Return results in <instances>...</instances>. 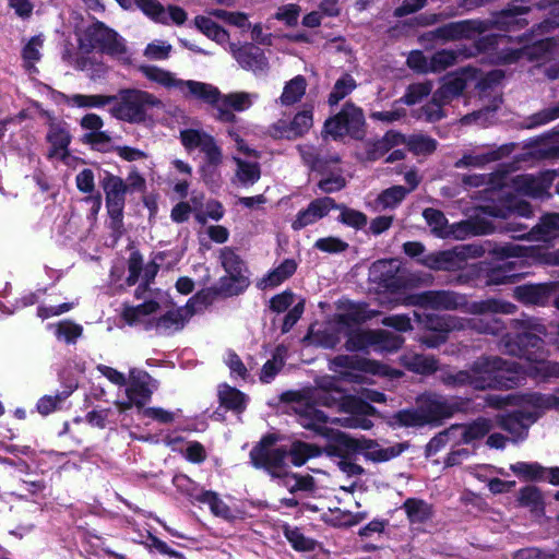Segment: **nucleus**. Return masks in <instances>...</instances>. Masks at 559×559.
<instances>
[{"instance_id": "obj_1", "label": "nucleus", "mask_w": 559, "mask_h": 559, "mask_svg": "<svg viewBox=\"0 0 559 559\" xmlns=\"http://www.w3.org/2000/svg\"><path fill=\"white\" fill-rule=\"evenodd\" d=\"M514 333L503 337L504 353L532 362L530 376L547 379L559 376V365L547 359L548 350L543 336L547 326L538 318L524 317L512 321Z\"/></svg>"}, {"instance_id": "obj_2", "label": "nucleus", "mask_w": 559, "mask_h": 559, "mask_svg": "<svg viewBox=\"0 0 559 559\" xmlns=\"http://www.w3.org/2000/svg\"><path fill=\"white\" fill-rule=\"evenodd\" d=\"M473 390H512L523 384L525 373L519 362L499 356H480L471 364Z\"/></svg>"}, {"instance_id": "obj_3", "label": "nucleus", "mask_w": 559, "mask_h": 559, "mask_svg": "<svg viewBox=\"0 0 559 559\" xmlns=\"http://www.w3.org/2000/svg\"><path fill=\"white\" fill-rule=\"evenodd\" d=\"M412 305L435 310H457L468 307L471 313L485 314L502 311L503 304L496 299L474 301L468 305L465 295L453 290H425L408 296Z\"/></svg>"}, {"instance_id": "obj_4", "label": "nucleus", "mask_w": 559, "mask_h": 559, "mask_svg": "<svg viewBox=\"0 0 559 559\" xmlns=\"http://www.w3.org/2000/svg\"><path fill=\"white\" fill-rule=\"evenodd\" d=\"M219 262L226 275L219 277L214 285V293L223 297L239 296L250 286V271L246 261L237 253L236 248L224 247L219 250Z\"/></svg>"}, {"instance_id": "obj_5", "label": "nucleus", "mask_w": 559, "mask_h": 559, "mask_svg": "<svg viewBox=\"0 0 559 559\" xmlns=\"http://www.w3.org/2000/svg\"><path fill=\"white\" fill-rule=\"evenodd\" d=\"M112 104L109 110L112 117L129 123H142L147 118V107L157 106L159 100L148 92L126 88L119 91Z\"/></svg>"}, {"instance_id": "obj_6", "label": "nucleus", "mask_w": 559, "mask_h": 559, "mask_svg": "<svg viewBox=\"0 0 559 559\" xmlns=\"http://www.w3.org/2000/svg\"><path fill=\"white\" fill-rule=\"evenodd\" d=\"M323 132L337 141L348 135L354 140H362L366 135V119L360 107L346 102L340 112L325 120Z\"/></svg>"}, {"instance_id": "obj_7", "label": "nucleus", "mask_w": 559, "mask_h": 559, "mask_svg": "<svg viewBox=\"0 0 559 559\" xmlns=\"http://www.w3.org/2000/svg\"><path fill=\"white\" fill-rule=\"evenodd\" d=\"M79 47L86 53L95 49L110 56L127 52V47L119 34L98 20L85 28L82 37L79 38Z\"/></svg>"}, {"instance_id": "obj_8", "label": "nucleus", "mask_w": 559, "mask_h": 559, "mask_svg": "<svg viewBox=\"0 0 559 559\" xmlns=\"http://www.w3.org/2000/svg\"><path fill=\"white\" fill-rule=\"evenodd\" d=\"M182 146L188 152L199 148L205 155L207 164L218 166L223 162V153L213 135L199 129H183L179 135Z\"/></svg>"}, {"instance_id": "obj_9", "label": "nucleus", "mask_w": 559, "mask_h": 559, "mask_svg": "<svg viewBox=\"0 0 559 559\" xmlns=\"http://www.w3.org/2000/svg\"><path fill=\"white\" fill-rule=\"evenodd\" d=\"M415 316L427 331L432 332L423 337V343L429 348H435L445 343L449 333L454 328L451 317L435 313L418 314L416 312Z\"/></svg>"}, {"instance_id": "obj_10", "label": "nucleus", "mask_w": 559, "mask_h": 559, "mask_svg": "<svg viewBox=\"0 0 559 559\" xmlns=\"http://www.w3.org/2000/svg\"><path fill=\"white\" fill-rule=\"evenodd\" d=\"M497 425L512 436V441L525 440L528 436L530 426L537 420L532 412L514 409L496 416Z\"/></svg>"}, {"instance_id": "obj_11", "label": "nucleus", "mask_w": 559, "mask_h": 559, "mask_svg": "<svg viewBox=\"0 0 559 559\" xmlns=\"http://www.w3.org/2000/svg\"><path fill=\"white\" fill-rule=\"evenodd\" d=\"M558 289L559 282L523 284L514 287L513 297L526 306L545 307Z\"/></svg>"}, {"instance_id": "obj_12", "label": "nucleus", "mask_w": 559, "mask_h": 559, "mask_svg": "<svg viewBox=\"0 0 559 559\" xmlns=\"http://www.w3.org/2000/svg\"><path fill=\"white\" fill-rule=\"evenodd\" d=\"M249 456L253 467L264 469L272 478H276L283 476L288 452L284 447L274 448L267 451L251 449Z\"/></svg>"}, {"instance_id": "obj_13", "label": "nucleus", "mask_w": 559, "mask_h": 559, "mask_svg": "<svg viewBox=\"0 0 559 559\" xmlns=\"http://www.w3.org/2000/svg\"><path fill=\"white\" fill-rule=\"evenodd\" d=\"M313 124L312 108L298 111L292 121L280 120L272 126V136L293 140L305 135Z\"/></svg>"}, {"instance_id": "obj_14", "label": "nucleus", "mask_w": 559, "mask_h": 559, "mask_svg": "<svg viewBox=\"0 0 559 559\" xmlns=\"http://www.w3.org/2000/svg\"><path fill=\"white\" fill-rule=\"evenodd\" d=\"M231 51L238 64L247 71L258 73L269 69V60L264 50L253 43L233 45Z\"/></svg>"}, {"instance_id": "obj_15", "label": "nucleus", "mask_w": 559, "mask_h": 559, "mask_svg": "<svg viewBox=\"0 0 559 559\" xmlns=\"http://www.w3.org/2000/svg\"><path fill=\"white\" fill-rule=\"evenodd\" d=\"M426 425L439 426L460 411L457 403L449 402L442 396H428L420 404Z\"/></svg>"}, {"instance_id": "obj_16", "label": "nucleus", "mask_w": 559, "mask_h": 559, "mask_svg": "<svg viewBox=\"0 0 559 559\" xmlns=\"http://www.w3.org/2000/svg\"><path fill=\"white\" fill-rule=\"evenodd\" d=\"M483 32V23L475 20H463L442 24L431 32L433 38L442 40H459L472 38Z\"/></svg>"}, {"instance_id": "obj_17", "label": "nucleus", "mask_w": 559, "mask_h": 559, "mask_svg": "<svg viewBox=\"0 0 559 559\" xmlns=\"http://www.w3.org/2000/svg\"><path fill=\"white\" fill-rule=\"evenodd\" d=\"M46 141L50 145L47 157L52 158L59 156L64 160L70 155L69 146L72 141L68 123L66 121H61V123H48Z\"/></svg>"}, {"instance_id": "obj_18", "label": "nucleus", "mask_w": 559, "mask_h": 559, "mask_svg": "<svg viewBox=\"0 0 559 559\" xmlns=\"http://www.w3.org/2000/svg\"><path fill=\"white\" fill-rule=\"evenodd\" d=\"M151 374L145 370L132 368L129 372V383L126 388L127 397L136 400V408L142 409L151 401L153 390L150 388Z\"/></svg>"}, {"instance_id": "obj_19", "label": "nucleus", "mask_w": 559, "mask_h": 559, "mask_svg": "<svg viewBox=\"0 0 559 559\" xmlns=\"http://www.w3.org/2000/svg\"><path fill=\"white\" fill-rule=\"evenodd\" d=\"M530 12V8L520 3L512 2L495 15V25L497 28L506 32L521 29L528 24L524 17Z\"/></svg>"}, {"instance_id": "obj_20", "label": "nucleus", "mask_w": 559, "mask_h": 559, "mask_svg": "<svg viewBox=\"0 0 559 559\" xmlns=\"http://www.w3.org/2000/svg\"><path fill=\"white\" fill-rule=\"evenodd\" d=\"M464 257L455 250L432 252L418 259V263L433 271H456L462 269Z\"/></svg>"}, {"instance_id": "obj_21", "label": "nucleus", "mask_w": 559, "mask_h": 559, "mask_svg": "<svg viewBox=\"0 0 559 559\" xmlns=\"http://www.w3.org/2000/svg\"><path fill=\"white\" fill-rule=\"evenodd\" d=\"M100 187L105 192L106 207H124L128 192L126 181L109 171H105L100 180Z\"/></svg>"}, {"instance_id": "obj_22", "label": "nucleus", "mask_w": 559, "mask_h": 559, "mask_svg": "<svg viewBox=\"0 0 559 559\" xmlns=\"http://www.w3.org/2000/svg\"><path fill=\"white\" fill-rule=\"evenodd\" d=\"M520 508L527 509L535 518H543L546 513V503L543 491L535 485H526L520 488L516 497Z\"/></svg>"}, {"instance_id": "obj_23", "label": "nucleus", "mask_w": 559, "mask_h": 559, "mask_svg": "<svg viewBox=\"0 0 559 559\" xmlns=\"http://www.w3.org/2000/svg\"><path fill=\"white\" fill-rule=\"evenodd\" d=\"M377 314L378 311L369 309L367 302L348 301L344 305V311L338 314L337 322L344 326L352 328L366 323Z\"/></svg>"}, {"instance_id": "obj_24", "label": "nucleus", "mask_w": 559, "mask_h": 559, "mask_svg": "<svg viewBox=\"0 0 559 559\" xmlns=\"http://www.w3.org/2000/svg\"><path fill=\"white\" fill-rule=\"evenodd\" d=\"M401 509L404 510L408 523L413 525H423L433 518V507L420 498H407Z\"/></svg>"}, {"instance_id": "obj_25", "label": "nucleus", "mask_w": 559, "mask_h": 559, "mask_svg": "<svg viewBox=\"0 0 559 559\" xmlns=\"http://www.w3.org/2000/svg\"><path fill=\"white\" fill-rule=\"evenodd\" d=\"M382 335L383 330H350L347 333L344 346L348 352H365L370 346L377 345L381 341Z\"/></svg>"}, {"instance_id": "obj_26", "label": "nucleus", "mask_w": 559, "mask_h": 559, "mask_svg": "<svg viewBox=\"0 0 559 559\" xmlns=\"http://www.w3.org/2000/svg\"><path fill=\"white\" fill-rule=\"evenodd\" d=\"M218 402L219 406L225 408V411L239 415L247 409L249 397L237 388L224 383L218 390Z\"/></svg>"}, {"instance_id": "obj_27", "label": "nucleus", "mask_w": 559, "mask_h": 559, "mask_svg": "<svg viewBox=\"0 0 559 559\" xmlns=\"http://www.w3.org/2000/svg\"><path fill=\"white\" fill-rule=\"evenodd\" d=\"M328 415L313 406H308L299 414V424L308 430H312L319 436L331 437L332 428L328 427Z\"/></svg>"}, {"instance_id": "obj_28", "label": "nucleus", "mask_w": 559, "mask_h": 559, "mask_svg": "<svg viewBox=\"0 0 559 559\" xmlns=\"http://www.w3.org/2000/svg\"><path fill=\"white\" fill-rule=\"evenodd\" d=\"M159 308V302L154 299L145 300L136 306L124 305L120 318L127 325L135 326L142 324L145 317L157 312Z\"/></svg>"}, {"instance_id": "obj_29", "label": "nucleus", "mask_w": 559, "mask_h": 559, "mask_svg": "<svg viewBox=\"0 0 559 559\" xmlns=\"http://www.w3.org/2000/svg\"><path fill=\"white\" fill-rule=\"evenodd\" d=\"M493 225L485 218L472 217L453 226L452 235L455 239H465L469 236L489 235Z\"/></svg>"}, {"instance_id": "obj_30", "label": "nucleus", "mask_w": 559, "mask_h": 559, "mask_svg": "<svg viewBox=\"0 0 559 559\" xmlns=\"http://www.w3.org/2000/svg\"><path fill=\"white\" fill-rule=\"evenodd\" d=\"M512 148L508 145H502L497 150L487 152L480 155L464 154L460 159L454 163L455 168L464 167H481L490 162H496L511 153Z\"/></svg>"}, {"instance_id": "obj_31", "label": "nucleus", "mask_w": 559, "mask_h": 559, "mask_svg": "<svg viewBox=\"0 0 559 559\" xmlns=\"http://www.w3.org/2000/svg\"><path fill=\"white\" fill-rule=\"evenodd\" d=\"M190 317L191 316H188L186 312V308L168 310L166 313L158 317L157 324H159V335L169 336L181 331Z\"/></svg>"}, {"instance_id": "obj_32", "label": "nucleus", "mask_w": 559, "mask_h": 559, "mask_svg": "<svg viewBox=\"0 0 559 559\" xmlns=\"http://www.w3.org/2000/svg\"><path fill=\"white\" fill-rule=\"evenodd\" d=\"M335 371L338 369H349L369 373H377L378 362L367 358L349 355H337L331 360Z\"/></svg>"}, {"instance_id": "obj_33", "label": "nucleus", "mask_w": 559, "mask_h": 559, "mask_svg": "<svg viewBox=\"0 0 559 559\" xmlns=\"http://www.w3.org/2000/svg\"><path fill=\"white\" fill-rule=\"evenodd\" d=\"M59 95L63 98V100L68 105H73L80 108H100L106 105H110L117 100V95H103V94H94V95H84V94H73L68 96L63 93H59Z\"/></svg>"}, {"instance_id": "obj_34", "label": "nucleus", "mask_w": 559, "mask_h": 559, "mask_svg": "<svg viewBox=\"0 0 559 559\" xmlns=\"http://www.w3.org/2000/svg\"><path fill=\"white\" fill-rule=\"evenodd\" d=\"M287 452L288 456H290L292 464L296 467H300L306 464L308 460L320 456L322 454V448L314 443L295 440L292 442Z\"/></svg>"}, {"instance_id": "obj_35", "label": "nucleus", "mask_w": 559, "mask_h": 559, "mask_svg": "<svg viewBox=\"0 0 559 559\" xmlns=\"http://www.w3.org/2000/svg\"><path fill=\"white\" fill-rule=\"evenodd\" d=\"M558 47L555 37H546L535 40L532 44L524 45V56L527 61H542L547 59Z\"/></svg>"}, {"instance_id": "obj_36", "label": "nucleus", "mask_w": 559, "mask_h": 559, "mask_svg": "<svg viewBox=\"0 0 559 559\" xmlns=\"http://www.w3.org/2000/svg\"><path fill=\"white\" fill-rule=\"evenodd\" d=\"M539 240L548 241L559 238V213L551 212L540 216L539 222L532 228Z\"/></svg>"}, {"instance_id": "obj_37", "label": "nucleus", "mask_w": 559, "mask_h": 559, "mask_svg": "<svg viewBox=\"0 0 559 559\" xmlns=\"http://www.w3.org/2000/svg\"><path fill=\"white\" fill-rule=\"evenodd\" d=\"M191 96L204 103L215 106L221 100V91L209 83L188 80L183 82Z\"/></svg>"}, {"instance_id": "obj_38", "label": "nucleus", "mask_w": 559, "mask_h": 559, "mask_svg": "<svg viewBox=\"0 0 559 559\" xmlns=\"http://www.w3.org/2000/svg\"><path fill=\"white\" fill-rule=\"evenodd\" d=\"M520 277L511 263H503L501 265L490 267L485 275V283L487 286L513 284Z\"/></svg>"}, {"instance_id": "obj_39", "label": "nucleus", "mask_w": 559, "mask_h": 559, "mask_svg": "<svg viewBox=\"0 0 559 559\" xmlns=\"http://www.w3.org/2000/svg\"><path fill=\"white\" fill-rule=\"evenodd\" d=\"M532 397L533 392L512 393L508 395L489 394L486 396L485 401L489 407L501 409L506 406H532Z\"/></svg>"}, {"instance_id": "obj_40", "label": "nucleus", "mask_w": 559, "mask_h": 559, "mask_svg": "<svg viewBox=\"0 0 559 559\" xmlns=\"http://www.w3.org/2000/svg\"><path fill=\"white\" fill-rule=\"evenodd\" d=\"M440 382L449 389H461L469 386L473 389L472 368L464 370L442 369L439 374Z\"/></svg>"}, {"instance_id": "obj_41", "label": "nucleus", "mask_w": 559, "mask_h": 559, "mask_svg": "<svg viewBox=\"0 0 559 559\" xmlns=\"http://www.w3.org/2000/svg\"><path fill=\"white\" fill-rule=\"evenodd\" d=\"M480 209L484 214L496 218H508L512 213H518L524 217H528L532 214L531 204L526 201H519L514 206L487 204Z\"/></svg>"}, {"instance_id": "obj_42", "label": "nucleus", "mask_w": 559, "mask_h": 559, "mask_svg": "<svg viewBox=\"0 0 559 559\" xmlns=\"http://www.w3.org/2000/svg\"><path fill=\"white\" fill-rule=\"evenodd\" d=\"M510 469L524 481H542L546 479L547 467L538 462H516Z\"/></svg>"}, {"instance_id": "obj_43", "label": "nucleus", "mask_w": 559, "mask_h": 559, "mask_svg": "<svg viewBox=\"0 0 559 559\" xmlns=\"http://www.w3.org/2000/svg\"><path fill=\"white\" fill-rule=\"evenodd\" d=\"M282 531L285 538L296 551L307 552L313 551L316 549L317 542L310 537L305 536L299 527L290 526L289 524L285 523L282 526Z\"/></svg>"}, {"instance_id": "obj_44", "label": "nucleus", "mask_w": 559, "mask_h": 559, "mask_svg": "<svg viewBox=\"0 0 559 559\" xmlns=\"http://www.w3.org/2000/svg\"><path fill=\"white\" fill-rule=\"evenodd\" d=\"M344 391V389L335 384L334 380H331L320 386L316 393L314 401L321 406L338 409Z\"/></svg>"}, {"instance_id": "obj_45", "label": "nucleus", "mask_w": 559, "mask_h": 559, "mask_svg": "<svg viewBox=\"0 0 559 559\" xmlns=\"http://www.w3.org/2000/svg\"><path fill=\"white\" fill-rule=\"evenodd\" d=\"M44 45L43 35H35L23 46L21 56L23 60V67L26 71H37L35 63L41 58L40 48Z\"/></svg>"}, {"instance_id": "obj_46", "label": "nucleus", "mask_w": 559, "mask_h": 559, "mask_svg": "<svg viewBox=\"0 0 559 559\" xmlns=\"http://www.w3.org/2000/svg\"><path fill=\"white\" fill-rule=\"evenodd\" d=\"M307 80L304 75H296L289 80L280 97L282 105L290 106L298 103L306 93Z\"/></svg>"}, {"instance_id": "obj_47", "label": "nucleus", "mask_w": 559, "mask_h": 559, "mask_svg": "<svg viewBox=\"0 0 559 559\" xmlns=\"http://www.w3.org/2000/svg\"><path fill=\"white\" fill-rule=\"evenodd\" d=\"M389 426L395 427H424L426 426L423 412L420 406L415 408H405L394 413L390 420L388 421Z\"/></svg>"}, {"instance_id": "obj_48", "label": "nucleus", "mask_w": 559, "mask_h": 559, "mask_svg": "<svg viewBox=\"0 0 559 559\" xmlns=\"http://www.w3.org/2000/svg\"><path fill=\"white\" fill-rule=\"evenodd\" d=\"M492 429V423L487 417H477L469 424L463 426L461 440L468 444L472 441L483 439Z\"/></svg>"}, {"instance_id": "obj_49", "label": "nucleus", "mask_w": 559, "mask_h": 559, "mask_svg": "<svg viewBox=\"0 0 559 559\" xmlns=\"http://www.w3.org/2000/svg\"><path fill=\"white\" fill-rule=\"evenodd\" d=\"M405 367L414 373L430 376L439 369V360L433 356L415 354L405 361Z\"/></svg>"}, {"instance_id": "obj_50", "label": "nucleus", "mask_w": 559, "mask_h": 559, "mask_svg": "<svg viewBox=\"0 0 559 559\" xmlns=\"http://www.w3.org/2000/svg\"><path fill=\"white\" fill-rule=\"evenodd\" d=\"M194 24L200 32L216 43L222 44L229 36L227 31L211 17L198 15L194 19Z\"/></svg>"}, {"instance_id": "obj_51", "label": "nucleus", "mask_w": 559, "mask_h": 559, "mask_svg": "<svg viewBox=\"0 0 559 559\" xmlns=\"http://www.w3.org/2000/svg\"><path fill=\"white\" fill-rule=\"evenodd\" d=\"M177 489L185 495L192 503L202 502L209 490L201 487L187 475L176 476L174 479Z\"/></svg>"}, {"instance_id": "obj_52", "label": "nucleus", "mask_w": 559, "mask_h": 559, "mask_svg": "<svg viewBox=\"0 0 559 559\" xmlns=\"http://www.w3.org/2000/svg\"><path fill=\"white\" fill-rule=\"evenodd\" d=\"M297 266V262L294 259H285L278 266L266 274L264 278L266 286L276 287L281 285L295 274Z\"/></svg>"}, {"instance_id": "obj_53", "label": "nucleus", "mask_w": 559, "mask_h": 559, "mask_svg": "<svg viewBox=\"0 0 559 559\" xmlns=\"http://www.w3.org/2000/svg\"><path fill=\"white\" fill-rule=\"evenodd\" d=\"M136 7L155 23L167 25L169 23L165 14L164 5L157 0H131V9Z\"/></svg>"}, {"instance_id": "obj_54", "label": "nucleus", "mask_w": 559, "mask_h": 559, "mask_svg": "<svg viewBox=\"0 0 559 559\" xmlns=\"http://www.w3.org/2000/svg\"><path fill=\"white\" fill-rule=\"evenodd\" d=\"M332 440V443L326 444L322 448V453H325L330 457H338L340 460L346 459V456L353 455L352 450L344 444L349 440V435L344 432L333 430L331 437H328Z\"/></svg>"}, {"instance_id": "obj_55", "label": "nucleus", "mask_w": 559, "mask_h": 559, "mask_svg": "<svg viewBox=\"0 0 559 559\" xmlns=\"http://www.w3.org/2000/svg\"><path fill=\"white\" fill-rule=\"evenodd\" d=\"M357 87L355 79L349 73H343V75L336 80L331 93L328 97L330 106L337 105L342 99L349 95Z\"/></svg>"}, {"instance_id": "obj_56", "label": "nucleus", "mask_w": 559, "mask_h": 559, "mask_svg": "<svg viewBox=\"0 0 559 559\" xmlns=\"http://www.w3.org/2000/svg\"><path fill=\"white\" fill-rule=\"evenodd\" d=\"M201 504H207L211 512L217 518H222L228 522H233L236 519L230 507L221 499L216 491L209 490Z\"/></svg>"}, {"instance_id": "obj_57", "label": "nucleus", "mask_w": 559, "mask_h": 559, "mask_svg": "<svg viewBox=\"0 0 559 559\" xmlns=\"http://www.w3.org/2000/svg\"><path fill=\"white\" fill-rule=\"evenodd\" d=\"M336 210L341 211L337 221L345 226L359 230L368 223L367 215L361 211L348 207L343 203H337Z\"/></svg>"}, {"instance_id": "obj_58", "label": "nucleus", "mask_w": 559, "mask_h": 559, "mask_svg": "<svg viewBox=\"0 0 559 559\" xmlns=\"http://www.w3.org/2000/svg\"><path fill=\"white\" fill-rule=\"evenodd\" d=\"M461 50L441 49L430 57V72L440 73L456 63Z\"/></svg>"}, {"instance_id": "obj_59", "label": "nucleus", "mask_w": 559, "mask_h": 559, "mask_svg": "<svg viewBox=\"0 0 559 559\" xmlns=\"http://www.w3.org/2000/svg\"><path fill=\"white\" fill-rule=\"evenodd\" d=\"M423 217L436 236L442 238L449 236L448 219L442 211L427 207L423 211Z\"/></svg>"}, {"instance_id": "obj_60", "label": "nucleus", "mask_w": 559, "mask_h": 559, "mask_svg": "<svg viewBox=\"0 0 559 559\" xmlns=\"http://www.w3.org/2000/svg\"><path fill=\"white\" fill-rule=\"evenodd\" d=\"M431 81L409 84L400 102L407 106L416 105L420 103L425 97H427L431 93Z\"/></svg>"}, {"instance_id": "obj_61", "label": "nucleus", "mask_w": 559, "mask_h": 559, "mask_svg": "<svg viewBox=\"0 0 559 559\" xmlns=\"http://www.w3.org/2000/svg\"><path fill=\"white\" fill-rule=\"evenodd\" d=\"M408 192L409 190L404 186H392L388 189H384L378 195L377 202L384 209H394L406 198Z\"/></svg>"}, {"instance_id": "obj_62", "label": "nucleus", "mask_w": 559, "mask_h": 559, "mask_svg": "<svg viewBox=\"0 0 559 559\" xmlns=\"http://www.w3.org/2000/svg\"><path fill=\"white\" fill-rule=\"evenodd\" d=\"M437 141L428 135L413 134L407 140V148L415 155H430L437 150Z\"/></svg>"}, {"instance_id": "obj_63", "label": "nucleus", "mask_w": 559, "mask_h": 559, "mask_svg": "<svg viewBox=\"0 0 559 559\" xmlns=\"http://www.w3.org/2000/svg\"><path fill=\"white\" fill-rule=\"evenodd\" d=\"M237 164V177L243 186L255 183L261 177L260 165L258 163L246 162L241 158H235Z\"/></svg>"}, {"instance_id": "obj_64", "label": "nucleus", "mask_w": 559, "mask_h": 559, "mask_svg": "<svg viewBox=\"0 0 559 559\" xmlns=\"http://www.w3.org/2000/svg\"><path fill=\"white\" fill-rule=\"evenodd\" d=\"M406 448L407 444L405 443H396L389 448H379L378 445L372 451L364 452V456L374 463L386 462L401 455Z\"/></svg>"}]
</instances>
